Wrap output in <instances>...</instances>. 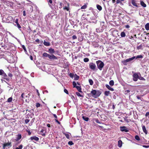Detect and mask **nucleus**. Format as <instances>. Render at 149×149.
Wrapping results in <instances>:
<instances>
[{
	"instance_id": "6",
	"label": "nucleus",
	"mask_w": 149,
	"mask_h": 149,
	"mask_svg": "<svg viewBox=\"0 0 149 149\" xmlns=\"http://www.w3.org/2000/svg\"><path fill=\"white\" fill-rule=\"evenodd\" d=\"M138 1L137 0H132L131 3L132 5L135 7H138L139 4L137 3Z\"/></svg>"
},
{
	"instance_id": "21",
	"label": "nucleus",
	"mask_w": 149,
	"mask_h": 149,
	"mask_svg": "<svg viewBox=\"0 0 149 149\" xmlns=\"http://www.w3.org/2000/svg\"><path fill=\"white\" fill-rule=\"evenodd\" d=\"M110 94V93L109 91H106L104 92V94L106 96H108Z\"/></svg>"
},
{
	"instance_id": "58",
	"label": "nucleus",
	"mask_w": 149,
	"mask_h": 149,
	"mask_svg": "<svg viewBox=\"0 0 149 149\" xmlns=\"http://www.w3.org/2000/svg\"><path fill=\"white\" fill-rule=\"evenodd\" d=\"M17 27L19 29H20L21 28V26L19 23H18L17 24Z\"/></svg>"
},
{
	"instance_id": "49",
	"label": "nucleus",
	"mask_w": 149,
	"mask_h": 149,
	"mask_svg": "<svg viewBox=\"0 0 149 149\" xmlns=\"http://www.w3.org/2000/svg\"><path fill=\"white\" fill-rule=\"evenodd\" d=\"M40 104L39 103H36V107H40Z\"/></svg>"
},
{
	"instance_id": "42",
	"label": "nucleus",
	"mask_w": 149,
	"mask_h": 149,
	"mask_svg": "<svg viewBox=\"0 0 149 149\" xmlns=\"http://www.w3.org/2000/svg\"><path fill=\"white\" fill-rule=\"evenodd\" d=\"M68 144L69 145H70V146H72L74 144L73 143L72 141H69L68 142Z\"/></svg>"
},
{
	"instance_id": "22",
	"label": "nucleus",
	"mask_w": 149,
	"mask_h": 149,
	"mask_svg": "<svg viewBox=\"0 0 149 149\" xmlns=\"http://www.w3.org/2000/svg\"><path fill=\"white\" fill-rule=\"evenodd\" d=\"M145 28L147 30H149V23H147L145 25Z\"/></svg>"
},
{
	"instance_id": "61",
	"label": "nucleus",
	"mask_w": 149,
	"mask_h": 149,
	"mask_svg": "<svg viewBox=\"0 0 149 149\" xmlns=\"http://www.w3.org/2000/svg\"><path fill=\"white\" fill-rule=\"evenodd\" d=\"M53 116L54 117V118H55V119H57V116L55 114H53Z\"/></svg>"
},
{
	"instance_id": "53",
	"label": "nucleus",
	"mask_w": 149,
	"mask_h": 149,
	"mask_svg": "<svg viewBox=\"0 0 149 149\" xmlns=\"http://www.w3.org/2000/svg\"><path fill=\"white\" fill-rule=\"evenodd\" d=\"M60 6L59 7V8H61L62 7V3L61 2H60L59 3Z\"/></svg>"
},
{
	"instance_id": "33",
	"label": "nucleus",
	"mask_w": 149,
	"mask_h": 149,
	"mask_svg": "<svg viewBox=\"0 0 149 149\" xmlns=\"http://www.w3.org/2000/svg\"><path fill=\"white\" fill-rule=\"evenodd\" d=\"M23 145H20L18 147H16L15 149H22L23 148Z\"/></svg>"
},
{
	"instance_id": "1",
	"label": "nucleus",
	"mask_w": 149,
	"mask_h": 149,
	"mask_svg": "<svg viewBox=\"0 0 149 149\" xmlns=\"http://www.w3.org/2000/svg\"><path fill=\"white\" fill-rule=\"evenodd\" d=\"M48 52L51 54H53L55 53V51L54 49L50 48L48 50ZM42 56L44 57H48L49 60H56L57 59V57L53 54L50 55L46 52L44 53L43 54Z\"/></svg>"
},
{
	"instance_id": "23",
	"label": "nucleus",
	"mask_w": 149,
	"mask_h": 149,
	"mask_svg": "<svg viewBox=\"0 0 149 149\" xmlns=\"http://www.w3.org/2000/svg\"><path fill=\"white\" fill-rule=\"evenodd\" d=\"M97 8L99 10L101 11L102 9V7L101 6L98 4L97 5Z\"/></svg>"
},
{
	"instance_id": "45",
	"label": "nucleus",
	"mask_w": 149,
	"mask_h": 149,
	"mask_svg": "<svg viewBox=\"0 0 149 149\" xmlns=\"http://www.w3.org/2000/svg\"><path fill=\"white\" fill-rule=\"evenodd\" d=\"M142 47V45H140L139 46L137 47V49H141Z\"/></svg>"
},
{
	"instance_id": "52",
	"label": "nucleus",
	"mask_w": 149,
	"mask_h": 149,
	"mask_svg": "<svg viewBox=\"0 0 149 149\" xmlns=\"http://www.w3.org/2000/svg\"><path fill=\"white\" fill-rule=\"evenodd\" d=\"M72 38L73 40L76 39L77 38V36L75 35H73L72 36Z\"/></svg>"
},
{
	"instance_id": "29",
	"label": "nucleus",
	"mask_w": 149,
	"mask_h": 149,
	"mask_svg": "<svg viewBox=\"0 0 149 149\" xmlns=\"http://www.w3.org/2000/svg\"><path fill=\"white\" fill-rule=\"evenodd\" d=\"M88 81L90 85H93V82L92 79H89Z\"/></svg>"
},
{
	"instance_id": "7",
	"label": "nucleus",
	"mask_w": 149,
	"mask_h": 149,
	"mask_svg": "<svg viewBox=\"0 0 149 149\" xmlns=\"http://www.w3.org/2000/svg\"><path fill=\"white\" fill-rule=\"evenodd\" d=\"M120 130L122 132H127L129 131V130L127 129V128L126 127L123 126L120 127Z\"/></svg>"
},
{
	"instance_id": "30",
	"label": "nucleus",
	"mask_w": 149,
	"mask_h": 149,
	"mask_svg": "<svg viewBox=\"0 0 149 149\" xmlns=\"http://www.w3.org/2000/svg\"><path fill=\"white\" fill-rule=\"evenodd\" d=\"M13 100V98L12 97H10L8 98L7 100V102H11Z\"/></svg>"
},
{
	"instance_id": "16",
	"label": "nucleus",
	"mask_w": 149,
	"mask_h": 149,
	"mask_svg": "<svg viewBox=\"0 0 149 149\" xmlns=\"http://www.w3.org/2000/svg\"><path fill=\"white\" fill-rule=\"evenodd\" d=\"M140 4L143 7H146V4L142 1H140Z\"/></svg>"
},
{
	"instance_id": "64",
	"label": "nucleus",
	"mask_w": 149,
	"mask_h": 149,
	"mask_svg": "<svg viewBox=\"0 0 149 149\" xmlns=\"http://www.w3.org/2000/svg\"><path fill=\"white\" fill-rule=\"evenodd\" d=\"M109 90L111 91H114V89L113 88H111V87L109 89Z\"/></svg>"
},
{
	"instance_id": "25",
	"label": "nucleus",
	"mask_w": 149,
	"mask_h": 149,
	"mask_svg": "<svg viewBox=\"0 0 149 149\" xmlns=\"http://www.w3.org/2000/svg\"><path fill=\"white\" fill-rule=\"evenodd\" d=\"M82 118L85 121H88L89 120V118L85 116H83Z\"/></svg>"
},
{
	"instance_id": "54",
	"label": "nucleus",
	"mask_w": 149,
	"mask_h": 149,
	"mask_svg": "<svg viewBox=\"0 0 149 149\" xmlns=\"http://www.w3.org/2000/svg\"><path fill=\"white\" fill-rule=\"evenodd\" d=\"M121 2L120 0H117L116 1V4H118L119 3H121Z\"/></svg>"
},
{
	"instance_id": "51",
	"label": "nucleus",
	"mask_w": 149,
	"mask_h": 149,
	"mask_svg": "<svg viewBox=\"0 0 149 149\" xmlns=\"http://www.w3.org/2000/svg\"><path fill=\"white\" fill-rule=\"evenodd\" d=\"M69 76L71 78H73L74 76V74L72 73H70L69 74Z\"/></svg>"
},
{
	"instance_id": "35",
	"label": "nucleus",
	"mask_w": 149,
	"mask_h": 149,
	"mask_svg": "<svg viewBox=\"0 0 149 149\" xmlns=\"http://www.w3.org/2000/svg\"><path fill=\"white\" fill-rule=\"evenodd\" d=\"M72 84L74 88H76V87L77 86V83L75 81H74L72 82Z\"/></svg>"
},
{
	"instance_id": "4",
	"label": "nucleus",
	"mask_w": 149,
	"mask_h": 149,
	"mask_svg": "<svg viewBox=\"0 0 149 149\" xmlns=\"http://www.w3.org/2000/svg\"><path fill=\"white\" fill-rule=\"evenodd\" d=\"M133 80L135 81H137L138 80V79H139V78L138 74L136 73L133 74Z\"/></svg>"
},
{
	"instance_id": "56",
	"label": "nucleus",
	"mask_w": 149,
	"mask_h": 149,
	"mask_svg": "<svg viewBox=\"0 0 149 149\" xmlns=\"http://www.w3.org/2000/svg\"><path fill=\"white\" fill-rule=\"evenodd\" d=\"M55 121L59 124H61V123L57 119H55Z\"/></svg>"
},
{
	"instance_id": "62",
	"label": "nucleus",
	"mask_w": 149,
	"mask_h": 149,
	"mask_svg": "<svg viewBox=\"0 0 149 149\" xmlns=\"http://www.w3.org/2000/svg\"><path fill=\"white\" fill-rule=\"evenodd\" d=\"M125 27L126 28H129L130 27V26L129 25H127L125 26Z\"/></svg>"
},
{
	"instance_id": "12",
	"label": "nucleus",
	"mask_w": 149,
	"mask_h": 149,
	"mask_svg": "<svg viewBox=\"0 0 149 149\" xmlns=\"http://www.w3.org/2000/svg\"><path fill=\"white\" fill-rule=\"evenodd\" d=\"M13 18L12 16H8L7 19L6 20L8 21L9 22H11L13 21Z\"/></svg>"
},
{
	"instance_id": "18",
	"label": "nucleus",
	"mask_w": 149,
	"mask_h": 149,
	"mask_svg": "<svg viewBox=\"0 0 149 149\" xmlns=\"http://www.w3.org/2000/svg\"><path fill=\"white\" fill-rule=\"evenodd\" d=\"M39 132H40V134H41L42 136H45V134L44 132V130L43 129H42L40 131H39Z\"/></svg>"
},
{
	"instance_id": "27",
	"label": "nucleus",
	"mask_w": 149,
	"mask_h": 149,
	"mask_svg": "<svg viewBox=\"0 0 149 149\" xmlns=\"http://www.w3.org/2000/svg\"><path fill=\"white\" fill-rule=\"evenodd\" d=\"M109 84L111 86H113L114 84V82L113 80H111L109 82Z\"/></svg>"
},
{
	"instance_id": "41",
	"label": "nucleus",
	"mask_w": 149,
	"mask_h": 149,
	"mask_svg": "<svg viewBox=\"0 0 149 149\" xmlns=\"http://www.w3.org/2000/svg\"><path fill=\"white\" fill-rule=\"evenodd\" d=\"M22 47L24 49V52H27V51L26 50V47H25V46L24 45H22Z\"/></svg>"
},
{
	"instance_id": "50",
	"label": "nucleus",
	"mask_w": 149,
	"mask_h": 149,
	"mask_svg": "<svg viewBox=\"0 0 149 149\" xmlns=\"http://www.w3.org/2000/svg\"><path fill=\"white\" fill-rule=\"evenodd\" d=\"M106 88H107L109 90V89L111 87L108 84H106Z\"/></svg>"
},
{
	"instance_id": "13",
	"label": "nucleus",
	"mask_w": 149,
	"mask_h": 149,
	"mask_svg": "<svg viewBox=\"0 0 149 149\" xmlns=\"http://www.w3.org/2000/svg\"><path fill=\"white\" fill-rule=\"evenodd\" d=\"M22 138V135L21 134H18L17 135V138L15 139L16 141H18Z\"/></svg>"
},
{
	"instance_id": "63",
	"label": "nucleus",
	"mask_w": 149,
	"mask_h": 149,
	"mask_svg": "<svg viewBox=\"0 0 149 149\" xmlns=\"http://www.w3.org/2000/svg\"><path fill=\"white\" fill-rule=\"evenodd\" d=\"M18 20L17 19L16 20V21H15V23L17 24L18 23H18Z\"/></svg>"
},
{
	"instance_id": "34",
	"label": "nucleus",
	"mask_w": 149,
	"mask_h": 149,
	"mask_svg": "<svg viewBox=\"0 0 149 149\" xmlns=\"http://www.w3.org/2000/svg\"><path fill=\"white\" fill-rule=\"evenodd\" d=\"M87 7V6L86 4H85L84 5L82 6L81 7V9H86Z\"/></svg>"
},
{
	"instance_id": "3",
	"label": "nucleus",
	"mask_w": 149,
	"mask_h": 149,
	"mask_svg": "<svg viewBox=\"0 0 149 149\" xmlns=\"http://www.w3.org/2000/svg\"><path fill=\"white\" fill-rule=\"evenodd\" d=\"M12 146L11 142H8L3 144V149H5L6 147L9 148Z\"/></svg>"
},
{
	"instance_id": "8",
	"label": "nucleus",
	"mask_w": 149,
	"mask_h": 149,
	"mask_svg": "<svg viewBox=\"0 0 149 149\" xmlns=\"http://www.w3.org/2000/svg\"><path fill=\"white\" fill-rule=\"evenodd\" d=\"M2 76H3V78L4 79H6L7 81H9L10 80V78L8 77L7 75L5 72Z\"/></svg>"
},
{
	"instance_id": "44",
	"label": "nucleus",
	"mask_w": 149,
	"mask_h": 149,
	"mask_svg": "<svg viewBox=\"0 0 149 149\" xmlns=\"http://www.w3.org/2000/svg\"><path fill=\"white\" fill-rule=\"evenodd\" d=\"M126 60H125L124 61H123V64L125 65H127V62L126 61Z\"/></svg>"
},
{
	"instance_id": "17",
	"label": "nucleus",
	"mask_w": 149,
	"mask_h": 149,
	"mask_svg": "<svg viewBox=\"0 0 149 149\" xmlns=\"http://www.w3.org/2000/svg\"><path fill=\"white\" fill-rule=\"evenodd\" d=\"M135 57H136L135 56H134L131 58L127 59H126V60L127 61H126L127 62H130V61H132V60H133V59H134L135 58Z\"/></svg>"
},
{
	"instance_id": "10",
	"label": "nucleus",
	"mask_w": 149,
	"mask_h": 149,
	"mask_svg": "<svg viewBox=\"0 0 149 149\" xmlns=\"http://www.w3.org/2000/svg\"><path fill=\"white\" fill-rule=\"evenodd\" d=\"M91 93L92 94V95L94 96L95 97L97 93V91L95 90H92L91 91Z\"/></svg>"
},
{
	"instance_id": "9",
	"label": "nucleus",
	"mask_w": 149,
	"mask_h": 149,
	"mask_svg": "<svg viewBox=\"0 0 149 149\" xmlns=\"http://www.w3.org/2000/svg\"><path fill=\"white\" fill-rule=\"evenodd\" d=\"M30 139L31 140H34L36 141H38L39 140V138L36 136L31 137Z\"/></svg>"
},
{
	"instance_id": "28",
	"label": "nucleus",
	"mask_w": 149,
	"mask_h": 149,
	"mask_svg": "<svg viewBox=\"0 0 149 149\" xmlns=\"http://www.w3.org/2000/svg\"><path fill=\"white\" fill-rule=\"evenodd\" d=\"M79 76L77 75L76 74L74 75V80H77L79 79Z\"/></svg>"
},
{
	"instance_id": "36",
	"label": "nucleus",
	"mask_w": 149,
	"mask_h": 149,
	"mask_svg": "<svg viewBox=\"0 0 149 149\" xmlns=\"http://www.w3.org/2000/svg\"><path fill=\"white\" fill-rule=\"evenodd\" d=\"M4 72L3 70L2 69L0 70V75H2Z\"/></svg>"
},
{
	"instance_id": "47",
	"label": "nucleus",
	"mask_w": 149,
	"mask_h": 149,
	"mask_svg": "<svg viewBox=\"0 0 149 149\" xmlns=\"http://www.w3.org/2000/svg\"><path fill=\"white\" fill-rule=\"evenodd\" d=\"M29 121L30 120L28 119H26L24 120L25 123L26 124H27V123H28L29 122Z\"/></svg>"
},
{
	"instance_id": "11",
	"label": "nucleus",
	"mask_w": 149,
	"mask_h": 149,
	"mask_svg": "<svg viewBox=\"0 0 149 149\" xmlns=\"http://www.w3.org/2000/svg\"><path fill=\"white\" fill-rule=\"evenodd\" d=\"M66 3H67V6H65L63 8V9L64 10H66L67 11H68L69 10V3H67L66 2Z\"/></svg>"
},
{
	"instance_id": "19",
	"label": "nucleus",
	"mask_w": 149,
	"mask_h": 149,
	"mask_svg": "<svg viewBox=\"0 0 149 149\" xmlns=\"http://www.w3.org/2000/svg\"><path fill=\"white\" fill-rule=\"evenodd\" d=\"M101 91H97V93H96V95L95 98L99 96L100 95H101Z\"/></svg>"
},
{
	"instance_id": "43",
	"label": "nucleus",
	"mask_w": 149,
	"mask_h": 149,
	"mask_svg": "<svg viewBox=\"0 0 149 149\" xmlns=\"http://www.w3.org/2000/svg\"><path fill=\"white\" fill-rule=\"evenodd\" d=\"M139 79L141 80L145 81L146 79L143 77H139Z\"/></svg>"
},
{
	"instance_id": "55",
	"label": "nucleus",
	"mask_w": 149,
	"mask_h": 149,
	"mask_svg": "<svg viewBox=\"0 0 149 149\" xmlns=\"http://www.w3.org/2000/svg\"><path fill=\"white\" fill-rule=\"evenodd\" d=\"M148 116H149V112H148L146 113L145 114V116H146V117H147Z\"/></svg>"
},
{
	"instance_id": "2",
	"label": "nucleus",
	"mask_w": 149,
	"mask_h": 149,
	"mask_svg": "<svg viewBox=\"0 0 149 149\" xmlns=\"http://www.w3.org/2000/svg\"><path fill=\"white\" fill-rule=\"evenodd\" d=\"M96 63L98 68L100 70H102L104 65L103 62L100 60H98L96 61Z\"/></svg>"
},
{
	"instance_id": "37",
	"label": "nucleus",
	"mask_w": 149,
	"mask_h": 149,
	"mask_svg": "<svg viewBox=\"0 0 149 149\" xmlns=\"http://www.w3.org/2000/svg\"><path fill=\"white\" fill-rule=\"evenodd\" d=\"M135 138L137 141H139L140 140V138L138 135H136L135 136Z\"/></svg>"
},
{
	"instance_id": "31",
	"label": "nucleus",
	"mask_w": 149,
	"mask_h": 149,
	"mask_svg": "<svg viewBox=\"0 0 149 149\" xmlns=\"http://www.w3.org/2000/svg\"><path fill=\"white\" fill-rule=\"evenodd\" d=\"M143 58V56L141 55H137L136 57L135 58H136V59H137V58Z\"/></svg>"
},
{
	"instance_id": "15",
	"label": "nucleus",
	"mask_w": 149,
	"mask_h": 149,
	"mask_svg": "<svg viewBox=\"0 0 149 149\" xmlns=\"http://www.w3.org/2000/svg\"><path fill=\"white\" fill-rule=\"evenodd\" d=\"M122 141L121 140H119L118 141V146L119 148H121L122 146Z\"/></svg>"
},
{
	"instance_id": "39",
	"label": "nucleus",
	"mask_w": 149,
	"mask_h": 149,
	"mask_svg": "<svg viewBox=\"0 0 149 149\" xmlns=\"http://www.w3.org/2000/svg\"><path fill=\"white\" fill-rule=\"evenodd\" d=\"M8 77L9 78V77L10 78V79H12V77H13V74L10 73H9L8 74Z\"/></svg>"
},
{
	"instance_id": "57",
	"label": "nucleus",
	"mask_w": 149,
	"mask_h": 149,
	"mask_svg": "<svg viewBox=\"0 0 149 149\" xmlns=\"http://www.w3.org/2000/svg\"><path fill=\"white\" fill-rule=\"evenodd\" d=\"M26 131L28 133V134L29 135H30L31 134V132L29 130H26Z\"/></svg>"
},
{
	"instance_id": "59",
	"label": "nucleus",
	"mask_w": 149,
	"mask_h": 149,
	"mask_svg": "<svg viewBox=\"0 0 149 149\" xmlns=\"http://www.w3.org/2000/svg\"><path fill=\"white\" fill-rule=\"evenodd\" d=\"M143 147L145 148H149V146L143 145Z\"/></svg>"
},
{
	"instance_id": "26",
	"label": "nucleus",
	"mask_w": 149,
	"mask_h": 149,
	"mask_svg": "<svg viewBox=\"0 0 149 149\" xmlns=\"http://www.w3.org/2000/svg\"><path fill=\"white\" fill-rule=\"evenodd\" d=\"M126 36L125 33V32H122L120 34V36L122 37H125Z\"/></svg>"
},
{
	"instance_id": "46",
	"label": "nucleus",
	"mask_w": 149,
	"mask_h": 149,
	"mask_svg": "<svg viewBox=\"0 0 149 149\" xmlns=\"http://www.w3.org/2000/svg\"><path fill=\"white\" fill-rule=\"evenodd\" d=\"M95 121L96 123H99V124H101V123L99 121L98 119H95Z\"/></svg>"
},
{
	"instance_id": "60",
	"label": "nucleus",
	"mask_w": 149,
	"mask_h": 149,
	"mask_svg": "<svg viewBox=\"0 0 149 149\" xmlns=\"http://www.w3.org/2000/svg\"><path fill=\"white\" fill-rule=\"evenodd\" d=\"M23 15L24 16H25L26 15V11L25 10H24L23 11Z\"/></svg>"
},
{
	"instance_id": "5",
	"label": "nucleus",
	"mask_w": 149,
	"mask_h": 149,
	"mask_svg": "<svg viewBox=\"0 0 149 149\" xmlns=\"http://www.w3.org/2000/svg\"><path fill=\"white\" fill-rule=\"evenodd\" d=\"M89 68H90L93 70H94L96 68V66L93 63H90Z\"/></svg>"
},
{
	"instance_id": "24",
	"label": "nucleus",
	"mask_w": 149,
	"mask_h": 149,
	"mask_svg": "<svg viewBox=\"0 0 149 149\" xmlns=\"http://www.w3.org/2000/svg\"><path fill=\"white\" fill-rule=\"evenodd\" d=\"M43 44L44 45L46 46H49L50 45V43L49 42H47L44 41L43 42Z\"/></svg>"
},
{
	"instance_id": "14",
	"label": "nucleus",
	"mask_w": 149,
	"mask_h": 149,
	"mask_svg": "<svg viewBox=\"0 0 149 149\" xmlns=\"http://www.w3.org/2000/svg\"><path fill=\"white\" fill-rule=\"evenodd\" d=\"M142 128L143 132L145 134H147L148 133V132L146 130L145 126L143 125L142 126Z\"/></svg>"
},
{
	"instance_id": "20",
	"label": "nucleus",
	"mask_w": 149,
	"mask_h": 149,
	"mask_svg": "<svg viewBox=\"0 0 149 149\" xmlns=\"http://www.w3.org/2000/svg\"><path fill=\"white\" fill-rule=\"evenodd\" d=\"M78 91L79 92L82 93L81 91V86H77L76 88Z\"/></svg>"
},
{
	"instance_id": "48",
	"label": "nucleus",
	"mask_w": 149,
	"mask_h": 149,
	"mask_svg": "<svg viewBox=\"0 0 149 149\" xmlns=\"http://www.w3.org/2000/svg\"><path fill=\"white\" fill-rule=\"evenodd\" d=\"M64 92L66 94H69L68 91L66 89H64Z\"/></svg>"
},
{
	"instance_id": "40",
	"label": "nucleus",
	"mask_w": 149,
	"mask_h": 149,
	"mask_svg": "<svg viewBox=\"0 0 149 149\" xmlns=\"http://www.w3.org/2000/svg\"><path fill=\"white\" fill-rule=\"evenodd\" d=\"M89 61V59L88 58H86L84 59V61L85 62H87Z\"/></svg>"
},
{
	"instance_id": "32",
	"label": "nucleus",
	"mask_w": 149,
	"mask_h": 149,
	"mask_svg": "<svg viewBox=\"0 0 149 149\" xmlns=\"http://www.w3.org/2000/svg\"><path fill=\"white\" fill-rule=\"evenodd\" d=\"M64 134L65 135V136L66 138L68 139H70V136L69 134L68 133H64Z\"/></svg>"
},
{
	"instance_id": "38",
	"label": "nucleus",
	"mask_w": 149,
	"mask_h": 149,
	"mask_svg": "<svg viewBox=\"0 0 149 149\" xmlns=\"http://www.w3.org/2000/svg\"><path fill=\"white\" fill-rule=\"evenodd\" d=\"M76 95L78 96L81 97H83V95H81L78 92H76Z\"/></svg>"
}]
</instances>
